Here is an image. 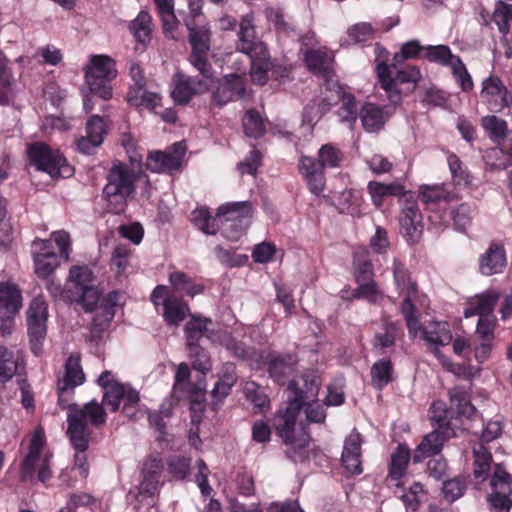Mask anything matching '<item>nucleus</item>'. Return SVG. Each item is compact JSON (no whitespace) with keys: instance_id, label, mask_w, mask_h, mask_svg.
Returning <instances> with one entry per match:
<instances>
[{"instance_id":"obj_2","label":"nucleus","mask_w":512,"mask_h":512,"mask_svg":"<svg viewBox=\"0 0 512 512\" xmlns=\"http://www.w3.org/2000/svg\"><path fill=\"white\" fill-rule=\"evenodd\" d=\"M320 382L313 373H304L297 379L290 381L288 390V403L284 409H280L274 418L273 426L277 434L286 441L291 438L293 426L302 407L317 397Z\"/></svg>"},{"instance_id":"obj_38","label":"nucleus","mask_w":512,"mask_h":512,"mask_svg":"<svg viewBox=\"0 0 512 512\" xmlns=\"http://www.w3.org/2000/svg\"><path fill=\"white\" fill-rule=\"evenodd\" d=\"M368 190L373 203L377 207L382 205L385 197L404 194V187L398 183L382 184L380 182L371 181L368 184Z\"/></svg>"},{"instance_id":"obj_9","label":"nucleus","mask_w":512,"mask_h":512,"mask_svg":"<svg viewBox=\"0 0 512 512\" xmlns=\"http://www.w3.org/2000/svg\"><path fill=\"white\" fill-rule=\"evenodd\" d=\"M377 75L381 87L385 90L388 100L393 105H398L402 99L401 92L397 89L398 83L416 84L421 78L420 70L416 66L396 70L395 65L389 66L385 63L378 64Z\"/></svg>"},{"instance_id":"obj_44","label":"nucleus","mask_w":512,"mask_h":512,"mask_svg":"<svg viewBox=\"0 0 512 512\" xmlns=\"http://www.w3.org/2000/svg\"><path fill=\"white\" fill-rule=\"evenodd\" d=\"M35 273L47 279L59 266L58 256L54 252L34 253Z\"/></svg>"},{"instance_id":"obj_26","label":"nucleus","mask_w":512,"mask_h":512,"mask_svg":"<svg viewBox=\"0 0 512 512\" xmlns=\"http://www.w3.org/2000/svg\"><path fill=\"white\" fill-rule=\"evenodd\" d=\"M296 364L297 357L294 354L274 355L269 360L268 372L275 382L284 384L293 374Z\"/></svg>"},{"instance_id":"obj_15","label":"nucleus","mask_w":512,"mask_h":512,"mask_svg":"<svg viewBox=\"0 0 512 512\" xmlns=\"http://www.w3.org/2000/svg\"><path fill=\"white\" fill-rule=\"evenodd\" d=\"M172 83L174 88L171 96L178 105H186L194 95H199L209 90V83L198 77H192L181 72L174 74Z\"/></svg>"},{"instance_id":"obj_55","label":"nucleus","mask_w":512,"mask_h":512,"mask_svg":"<svg viewBox=\"0 0 512 512\" xmlns=\"http://www.w3.org/2000/svg\"><path fill=\"white\" fill-rule=\"evenodd\" d=\"M187 349L194 370L200 372L201 375H205L211 370L210 356L200 345H196V349H192V347H187Z\"/></svg>"},{"instance_id":"obj_8","label":"nucleus","mask_w":512,"mask_h":512,"mask_svg":"<svg viewBox=\"0 0 512 512\" xmlns=\"http://www.w3.org/2000/svg\"><path fill=\"white\" fill-rule=\"evenodd\" d=\"M43 434L36 432L31 439L29 452L21 463L19 477L22 482L34 483L35 480L46 484L52 478L49 456H42Z\"/></svg>"},{"instance_id":"obj_41","label":"nucleus","mask_w":512,"mask_h":512,"mask_svg":"<svg viewBox=\"0 0 512 512\" xmlns=\"http://www.w3.org/2000/svg\"><path fill=\"white\" fill-rule=\"evenodd\" d=\"M392 271L394 282L400 292L415 295L417 292V285L411 280L410 273L405 265L397 259H394Z\"/></svg>"},{"instance_id":"obj_34","label":"nucleus","mask_w":512,"mask_h":512,"mask_svg":"<svg viewBox=\"0 0 512 512\" xmlns=\"http://www.w3.org/2000/svg\"><path fill=\"white\" fill-rule=\"evenodd\" d=\"M22 360L6 346L0 345V382L10 380L19 370Z\"/></svg>"},{"instance_id":"obj_58","label":"nucleus","mask_w":512,"mask_h":512,"mask_svg":"<svg viewBox=\"0 0 512 512\" xmlns=\"http://www.w3.org/2000/svg\"><path fill=\"white\" fill-rule=\"evenodd\" d=\"M206 54L207 53L191 52L188 60L202 76L201 79L208 82V80L213 78L214 70L211 63L208 61Z\"/></svg>"},{"instance_id":"obj_16","label":"nucleus","mask_w":512,"mask_h":512,"mask_svg":"<svg viewBox=\"0 0 512 512\" xmlns=\"http://www.w3.org/2000/svg\"><path fill=\"white\" fill-rule=\"evenodd\" d=\"M124 401L123 413L127 417H131L129 408H134L140 401L138 391L128 384L114 383L112 387L104 391L103 404L109 407L112 412L119 409L121 401Z\"/></svg>"},{"instance_id":"obj_59","label":"nucleus","mask_w":512,"mask_h":512,"mask_svg":"<svg viewBox=\"0 0 512 512\" xmlns=\"http://www.w3.org/2000/svg\"><path fill=\"white\" fill-rule=\"evenodd\" d=\"M318 157L324 169L326 167L333 168L339 166L343 155L341 151L332 144H325L320 148Z\"/></svg>"},{"instance_id":"obj_33","label":"nucleus","mask_w":512,"mask_h":512,"mask_svg":"<svg viewBox=\"0 0 512 512\" xmlns=\"http://www.w3.org/2000/svg\"><path fill=\"white\" fill-rule=\"evenodd\" d=\"M473 456L474 478L479 480L480 482H483L488 478L490 474L491 464L493 461L492 454L483 443H478L473 447Z\"/></svg>"},{"instance_id":"obj_32","label":"nucleus","mask_w":512,"mask_h":512,"mask_svg":"<svg viewBox=\"0 0 512 512\" xmlns=\"http://www.w3.org/2000/svg\"><path fill=\"white\" fill-rule=\"evenodd\" d=\"M210 324H212L211 319L193 315L184 328L187 347L196 349V345H199V341L204 335L210 338L208 335Z\"/></svg>"},{"instance_id":"obj_25","label":"nucleus","mask_w":512,"mask_h":512,"mask_svg":"<svg viewBox=\"0 0 512 512\" xmlns=\"http://www.w3.org/2000/svg\"><path fill=\"white\" fill-rule=\"evenodd\" d=\"M448 395L450 398L448 413H450L451 418H470L475 414L476 409L471 404L470 397L464 389L460 387L452 388Z\"/></svg>"},{"instance_id":"obj_17","label":"nucleus","mask_w":512,"mask_h":512,"mask_svg":"<svg viewBox=\"0 0 512 512\" xmlns=\"http://www.w3.org/2000/svg\"><path fill=\"white\" fill-rule=\"evenodd\" d=\"M243 78L238 74H228L218 80L212 92V103L223 107L227 103L239 99L245 94Z\"/></svg>"},{"instance_id":"obj_18","label":"nucleus","mask_w":512,"mask_h":512,"mask_svg":"<svg viewBox=\"0 0 512 512\" xmlns=\"http://www.w3.org/2000/svg\"><path fill=\"white\" fill-rule=\"evenodd\" d=\"M120 297L118 291H111L101 301L100 306L94 310L95 315L91 322V333L94 338H101L103 332L109 328L115 316V308L119 304Z\"/></svg>"},{"instance_id":"obj_1","label":"nucleus","mask_w":512,"mask_h":512,"mask_svg":"<svg viewBox=\"0 0 512 512\" xmlns=\"http://www.w3.org/2000/svg\"><path fill=\"white\" fill-rule=\"evenodd\" d=\"M106 423V412L103 404L92 400L84 405L73 404L68 407L67 436L75 449V466L81 470V475L86 477L88 473L87 451L92 430L90 427L99 428Z\"/></svg>"},{"instance_id":"obj_39","label":"nucleus","mask_w":512,"mask_h":512,"mask_svg":"<svg viewBox=\"0 0 512 512\" xmlns=\"http://www.w3.org/2000/svg\"><path fill=\"white\" fill-rule=\"evenodd\" d=\"M242 127L246 136L259 139L266 132L265 121L260 113L252 108L249 109L242 120Z\"/></svg>"},{"instance_id":"obj_42","label":"nucleus","mask_w":512,"mask_h":512,"mask_svg":"<svg viewBox=\"0 0 512 512\" xmlns=\"http://www.w3.org/2000/svg\"><path fill=\"white\" fill-rule=\"evenodd\" d=\"M329 111L328 94L325 91L323 98L313 100L303 110V123L313 127L322 116Z\"/></svg>"},{"instance_id":"obj_29","label":"nucleus","mask_w":512,"mask_h":512,"mask_svg":"<svg viewBox=\"0 0 512 512\" xmlns=\"http://www.w3.org/2000/svg\"><path fill=\"white\" fill-rule=\"evenodd\" d=\"M161 471L162 465L157 459H153L149 464L145 465L143 480L139 485V493L141 495L153 496L159 491Z\"/></svg>"},{"instance_id":"obj_56","label":"nucleus","mask_w":512,"mask_h":512,"mask_svg":"<svg viewBox=\"0 0 512 512\" xmlns=\"http://www.w3.org/2000/svg\"><path fill=\"white\" fill-rule=\"evenodd\" d=\"M107 134V126L104 118L99 115H92L86 123V135L96 143H103Z\"/></svg>"},{"instance_id":"obj_61","label":"nucleus","mask_w":512,"mask_h":512,"mask_svg":"<svg viewBox=\"0 0 512 512\" xmlns=\"http://www.w3.org/2000/svg\"><path fill=\"white\" fill-rule=\"evenodd\" d=\"M432 417L431 420L438 426L436 430H446L448 433H454L449 427L450 413L448 408L444 407L443 402H434L431 406Z\"/></svg>"},{"instance_id":"obj_37","label":"nucleus","mask_w":512,"mask_h":512,"mask_svg":"<svg viewBox=\"0 0 512 512\" xmlns=\"http://www.w3.org/2000/svg\"><path fill=\"white\" fill-rule=\"evenodd\" d=\"M163 306L164 318L170 325H179L190 313L189 306L177 298H165Z\"/></svg>"},{"instance_id":"obj_20","label":"nucleus","mask_w":512,"mask_h":512,"mask_svg":"<svg viewBox=\"0 0 512 512\" xmlns=\"http://www.w3.org/2000/svg\"><path fill=\"white\" fill-rule=\"evenodd\" d=\"M481 94L487 98L494 111H501L512 104V93L497 76H490L483 81Z\"/></svg>"},{"instance_id":"obj_50","label":"nucleus","mask_w":512,"mask_h":512,"mask_svg":"<svg viewBox=\"0 0 512 512\" xmlns=\"http://www.w3.org/2000/svg\"><path fill=\"white\" fill-rule=\"evenodd\" d=\"M482 126L489 134L490 138L495 142H499L507 133L506 121L495 115L483 117Z\"/></svg>"},{"instance_id":"obj_28","label":"nucleus","mask_w":512,"mask_h":512,"mask_svg":"<svg viewBox=\"0 0 512 512\" xmlns=\"http://www.w3.org/2000/svg\"><path fill=\"white\" fill-rule=\"evenodd\" d=\"M500 299V293L496 290H488L475 296L469 302L470 309L465 311V317L477 314L479 316L492 317L495 305Z\"/></svg>"},{"instance_id":"obj_7","label":"nucleus","mask_w":512,"mask_h":512,"mask_svg":"<svg viewBox=\"0 0 512 512\" xmlns=\"http://www.w3.org/2000/svg\"><path fill=\"white\" fill-rule=\"evenodd\" d=\"M117 76L115 61L107 55H93L85 70V80L92 94L103 100L112 96L110 82Z\"/></svg>"},{"instance_id":"obj_60","label":"nucleus","mask_w":512,"mask_h":512,"mask_svg":"<svg viewBox=\"0 0 512 512\" xmlns=\"http://www.w3.org/2000/svg\"><path fill=\"white\" fill-rule=\"evenodd\" d=\"M466 490V482L464 478L455 477L444 481L442 491L445 499L453 502L460 498Z\"/></svg>"},{"instance_id":"obj_12","label":"nucleus","mask_w":512,"mask_h":512,"mask_svg":"<svg viewBox=\"0 0 512 512\" xmlns=\"http://www.w3.org/2000/svg\"><path fill=\"white\" fill-rule=\"evenodd\" d=\"M185 152V143L176 142L165 151L150 152L146 160V167L156 173H173L180 169Z\"/></svg>"},{"instance_id":"obj_6","label":"nucleus","mask_w":512,"mask_h":512,"mask_svg":"<svg viewBox=\"0 0 512 512\" xmlns=\"http://www.w3.org/2000/svg\"><path fill=\"white\" fill-rule=\"evenodd\" d=\"M29 163L38 171L46 172L51 178H67L73 173V168L59 152L43 142H35L28 146Z\"/></svg>"},{"instance_id":"obj_31","label":"nucleus","mask_w":512,"mask_h":512,"mask_svg":"<svg viewBox=\"0 0 512 512\" xmlns=\"http://www.w3.org/2000/svg\"><path fill=\"white\" fill-rule=\"evenodd\" d=\"M21 306V291L15 285L0 283V315L16 314Z\"/></svg>"},{"instance_id":"obj_57","label":"nucleus","mask_w":512,"mask_h":512,"mask_svg":"<svg viewBox=\"0 0 512 512\" xmlns=\"http://www.w3.org/2000/svg\"><path fill=\"white\" fill-rule=\"evenodd\" d=\"M69 280L76 290L90 286L93 272L87 266H73L69 271Z\"/></svg>"},{"instance_id":"obj_22","label":"nucleus","mask_w":512,"mask_h":512,"mask_svg":"<svg viewBox=\"0 0 512 512\" xmlns=\"http://www.w3.org/2000/svg\"><path fill=\"white\" fill-rule=\"evenodd\" d=\"M453 435L454 433H448L446 430H433L427 434L414 451L413 462L419 463L427 457L439 454L444 442Z\"/></svg>"},{"instance_id":"obj_23","label":"nucleus","mask_w":512,"mask_h":512,"mask_svg":"<svg viewBox=\"0 0 512 512\" xmlns=\"http://www.w3.org/2000/svg\"><path fill=\"white\" fill-rule=\"evenodd\" d=\"M506 266V252L503 245L491 243L479 258V269L483 275L491 276L501 273Z\"/></svg>"},{"instance_id":"obj_45","label":"nucleus","mask_w":512,"mask_h":512,"mask_svg":"<svg viewBox=\"0 0 512 512\" xmlns=\"http://www.w3.org/2000/svg\"><path fill=\"white\" fill-rule=\"evenodd\" d=\"M152 19L148 12L141 11L136 19L130 23V31L135 38L141 42L146 43L150 39Z\"/></svg>"},{"instance_id":"obj_35","label":"nucleus","mask_w":512,"mask_h":512,"mask_svg":"<svg viewBox=\"0 0 512 512\" xmlns=\"http://www.w3.org/2000/svg\"><path fill=\"white\" fill-rule=\"evenodd\" d=\"M424 340L433 347V352L438 354V347L450 343L452 334L449 325L446 322L436 323L433 329H425L423 331Z\"/></svg>"},{"instance_id":"obj_27","label":"nucleus","mask_w":512,"mask_h":512,"mask_svg":"<svg viewBox=\"0 0 512 512\" xmlns=\"http://www.w3.org/2000/svg\"><path fill=\"white\" fill-rule=\"evenodd\" d=\"M85 375L80 365V356L72 354L65 363V373L62 379L58 380L61 391L74 390L76 386L83 384Z\"/></svg>"},{"instance_id":"obj_47","label":"nucleus","mask_w":512,"mask_h":512,"mask_svg":"<svg viewBox=\"0 0 512 512\" xmlns=\"http://www.w3.org/2000/svg\"><path fill=\"white\" fill-rule=\"evenodd\" d=\"M424 57L431 62H437L442 65H450L453 68L454 60L460 59L459 56L453 55L448 46L438 45L425 48Z\"/></svg>"},{"instance_id":"obj_48","label":"nucleus","mask_w":512,"mask_h":512,"mask_svg":"<svg viewBox=\"0 0 512 512\" xmlns=\"http://www.w3.org/2000/svg\"><path fill=\"white\" fill-rule=\"evenodd\" d=\"M74 293L77 295L74 300L81 304L86 312H93L98 307L100 292L93 285L76 290Z\"/></svg>"},{"instance_id":"obj_49","label":"nucleus","mask_w":512,"mask_h":512,"mask_svg":"<svg viewBox=\"0 0 512 512\" xmlns=\"http://www.w3.org/2000/svg\"><path fill=\"white\" fill-rule=\"evenodd\" d=\"M265 16L267 20L274 25L275 30L278 33L284 35L295 34V28L293 24L285 19L284 13L279 8H267L265 10Z\"/></svg>"},{"instance_id":"obj_53","label":"nucleus","mask_w":512,"mask_h":512,"mask_svg":"<svg viewBox=\"0 0 512 512\" xmlns=\"http://www.w3.org/2000/svg\"><path fill=\"white\" fill-rule=\"evenodd\" d=\"M511 4H507L503 1H498L496 8L493 12L492 19L497 25L500 33L504 36L509 33L510 30V16H511Z\"/></svg>"},{"instance_id":"obj_4","label":"nucleus","mask_w":512,"mask_h":512,"mask_svg":"<svg viewBox=\"0 0 512 512\" xmlns=\"http://www.w3.org/2000/svg\"><path fill=\"white\" fill-rule=\"evenodd\" d=\"M237 50L249 56L250 76L254 83L265 85L272 60L267 45L256 37L253 14H246L239 24Z\"/></svg>"},{"instance_id":"obj_11","label":"nucleus","mask_w":512,"mask_h":512,"mask_svg":"<svg viewBox=\"0 0 512 512\" xmlns=\"http://www.w3.org/2000/svg\"><path fill=\"white\" fill-rule=\"evenodd\" d=\"M399 215L400 234L410 244H416L423 234V216L416 200L402 199Z\"/></svg>"},{"instance_id":"obj_46","label":"nucleus","mask_w":512,"mask_h":512,"mask_svg":"<svg viewBox=\"0 0 512 512\" xmlns=\"http://www.w3.org/2000/svg\"><path fill=\"white\" fill-rule=\"evenodd\" d=\"M295 425L292 429V435L289 440H285L282 438L284 443L288 445V448L285 451L286 456L294 462L303 461L306 458V448L309 442V436H305L301 439H296L294 437Z\"/></svg>"},{"instance_id":"obj_43","label":"nucleus","mask_w":512,"mask_h":512,"mask_svg":"<svg viewBox=\"0 0 512 512\" xmlns=\"http://www.w3.org/2000/svg\"><path fill=\"white\" fill-rule=\"evenodd\" d=\"M410 460V450L405 444H399L391 455L389 475L394 480H399L405 473Z\"/></svg>"},{"instance_id":"obj_19","label":"nucleus","mask_w":512,"mask_h":512,"mask_svg":"<svg viewBox=\"0 0 512 512\" xmlns=\"http://www.w3.org/2000/svg\"><path fill=\"white\" fill-rule=\"evenodd\" d=\"M363 442L362 435L356 429H353L345 438L341 462L345 470L350 474L358 475L363 472L361 459V446Z\"/></svg>"},{"instance_id":"obj_63","label":"nucleus","mask_w":512,"mask_h":512,"mask_svg":"<svg viewBox=\"0 0 512 512\" xmlns=\"http://www.w3.org/2000/svg\"><path fill=\"white\" fill-rule=\"evenodd\" d=\"M398 332V326L395 323H386L384 333H378L374 337V346L376 348H388L395 344Z\"/></svg>"},{"instance_id":"obj_52","label":"nucleus","mask_w":512,"mask_h":512,"mask_svg":"<svg viewBox=\"0 0 512 512\" xmlns=\"http://www.w3.org/2000/svg\"><path fill=\"white\" fill-rule=\"evenodd\" d=\"M382 296L383 294L374 280L358 282V287L353 293L354 298L365 299L369 303H376Z\"/></svg>"},{"instance_id":"obj_21","label":"nucleus","mask_w":512,"mask_h":512,"mask_svg":"<svg viewBox=\"0 0 512 512\" xmlns=\"http://www.w3.org/2000/svg\"><path fill=\"white\" fill-rule=\"evenodd\" d=\"M393 112L394 108L391 106L380 107L373 103H365L361 107L359 116L367 132H378Z\"/></svg>"},{"instance_id":"obj_13","label":"nucleus","mask_w":512,"mask_h":512,"mask_svg":"<svg viewBox=\"0 0 512 512\" xmlns=\"http://www.w3.org/2000/svg\"><path fill=\"white\" fill-rule=\"evenodd\" d=\"M491 486L493 493L488 497L491 508L495 512H509L512 506V500L509 498L512 493V478L502 464L495 465Z\"/></svg>"},{"instance_id":"obj_40","label":"nucleus","mask_w":512,"mask_h":512,"mask_svg":"<svg viewBox=\"0 0 512 512\" xmlns=\"http://www.w3.org/2000/svg\"><path fill=\"white\" fill-rule=\"evenodd\" d=\"M453 196L445 191L443 186L439 185H424L420 187L419 199L427 205L428 208H432L435 205L441 203H447L452 200Z\"/></svg>"},{"instance_id":"obj_36","label":"nucleus","mask_w":512,"mask_h":512,"mask_svg":"<svg viewBox=\"0 0 512 512\" xmlns=\"http://www.w3.org/2000/svg\"><path fill=\"white\" fill-rule=\"evenodd\" d=\"M393 364L389 359L376 361L371 367V384L377 390H382L392 380Z\"/></svg>"},{"instance_id":"obj_62","label":"nucleus","mask_w":512,"mask_h":512,"mask_svg":"<svg viewBox=\"0 0 512 512\" xmlns=\"http://www.w3.org/2000/svg\"><path fill=\"white\" fill-rule=\"evenodd\" d=\"M473 209L467 203L460 204L452 212V218L457 230L464 231L471 224Z\"/></svg>"},{"instance_id":"obj_14","label":"nucleus","mask_w":512,"mask_h":512,"mask_svg":"<svg viewBox=\"0 0 512 512\" xmlns=\"http://www.w3.org/2000/svg\"><path fill=\"white\" fill-rule=\"evenodd\" d=\"M325 91L328 94L329 109L338 102H342V105L338 110L340 120L353 125L358 116V109L354 95L347 92L338 80H329Z\"/></svg>"},{"instance_id":"obj_54","label":"nucleus","mask_w":512,"mask_h":512,"mask_svg":"<svg viewBox=\"0 0 512 512\" xmlns=\"http://www.w3.org/2000/svg\"><path fill=\"white\" fill-rule=\"evenodd\" d=\"M130 249L123 244L117 245L111 255V269L120 275L124 273L129 266Z\"/></svg>"},{"instance_id":"obj_51","label":"nucleus","mask_w":512,"mask_h":512,"mask_svg":"<svg viewBox=\"0 0 512 512\" xmlns=\"http://www.w3.org/2000/svg\"><path fill=\"white\" fill-rule=\"evenodd\" d=\"M244 393L247 400L253 404L258 412H264L268 408L269 399L255 382H247L244 387Z\"/></svg>"},{"instance_id":"obj_24","label":"nucleus","mask_w":512,"mask_h":512,"mask_svg":"<svg viewBox=\"0 0 512 512\" xmlns=\"http://www.w3.org/2000/svg\"><path fill=\"white\" fill-rule=\"evenodd\" d=\"M184 22L189 31L192 52L207 53L210 49V32L205 20L195 22L193 18H185Z\"/></svg>"},{"instance_id":"obj_10","label":"nucleus","mask_w":512,"mask_h":512,"mask_svg":"<svg viewBox=\"0 0 512 512\" xmlns=\"http://www.w3.org/2000/svg\"><path fill=\"white\" fill-rule=\"evenodd\" d=\"M48 310L46 302L35 298L27 310V329L32 352L37 356L41 353L42 342L46 337Z\"/></svg>"},{"instance_id":"obj_30","label":"nucleus","mask_w":512,"mask_h":512,"mask_svg":"<svg viewBox=\"0 0 512 512\" xmlns=\"http://www.w3.org/2000/svg\"><path fill=\"white\" fill-rule=\"evenodd\" d=\"M305 62L310 71L324 79V89H326L328 81L334 80L329 56L319 50H308L305 54Z\"/></svg>"},{"instance_id":"obj_64","label":"nucleus","mask_w":512,"mask_h":512,"mask_svg":"<svg viewBox=\"0 0 512 512\" xmlns=\"http://www.w3.org/2000/svg\"><path fill=\"white\" fill-rule=\"evenodd\" d=\"M190 459L183 456L171 457L168 461L169 473L182 480L190 473Z\"/></svg>"},{"instance_id":"obj_5","label":"nucleus","mask_w":512,"mask_h":512,"mask_svg":"<svg viewBox=\"0 0 512 512\" xmlns=\"http://www.w3.org/2000/svg\"><path fill=\"white\" fill-rule=\"evenodd\" d=\"M135 172L125 164H114L108 172L103 194L110 210L119 214L124 211L127 198L134 192Z\"/></svg>"},{"instance_id":"obj_3","label":"nucleus","mask_w":512,"mask_h":512,"mask_svg":"<svg viewBox=\"0 0 512 512\" xmlns=\"http://www.w3.org/2000/svg\"><path fill=\"white\" fill-rule=\"evenodd\" d=\"M252 216V207L248 201L232 202L221 205L217 209L216 217L212 218L205 208L196 209L193 212L195 224L206 234H216L218 222L225 224V235L231 240H237L245 232L247 225L243 223L245 218Z\"/></svg>"}]
</instances>
